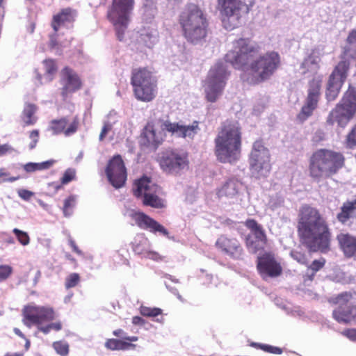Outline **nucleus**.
Wrapping results in <instances>:
<instances>
[{"label":"nucleus","mask_w":356,"mask_h":356,"mask_svg":"<svg viewBox=\"0 0 356 356\" xmlns=\"http://www.w3.org/2000/svg\"><path fill=\"white\" fill-rule=\"evenodd\" d=\"M260 47L250 38H241L233 42V49L225 60L235 69L242 70L246 81L252 85L269 79L281 65V57L275 51L259 54Z\"/></svg>","instance_id":"obj_1"},{"label":"nucleus","mask_w":356,"mask_h":356,"mask_svg":"<svg viewBox=\"0 0 356 356\" xmlns=\"http://www.w3.org/2000/svg\"><path fill=\"white\" fill-rule=\"evenodd\" d=\"M296 228L300 244L309 252L327 253L331 250L332 229L316 208L308 204L301 207Z\"/></svg>","instance_id":"obj_2"},{"label":"nucleus","mask_w":356,"mask_h":356,"mask_svg":"<svg viewBox=\"0 0 356 356\" xmlns=\"http://www.w3.org/2000/svg\"><path fill=\"white\" fill-rule=\"evenodd\" d=\"M199 129L197 121H194L191 125H183L179 122H172L168 119L150 120L142 130L140 144L141 147L155 151L165 140L167 133L184 138H193Z\"/></svg>","instance_id":"obj_3"},{"label":"nucleus","mask_w":356,"mask_h":356,"mask_svg":"<svg viewBox=\"0 0 356 356\" xmlns=\"http://www.w3.org/2000/svg\"><path fill=\"white\" fill-rule=\"evenodd\" d=\"M214 153L222 163H234L241 154L242 132L239 122L227 120L221 124L214 139Z\"/></svg>","instance_id":"obj_4"},{"label":"nucleus","mask_w":356,"mask_h":356,"mask_svg":"<svg viewBox=\"0 0 356 356\" xmlns=\"http://www.w3.org/2000/svg\"><path fill=\"white\" fill-rule=\"evenodd\" d=\"M344 164L345 157L342 153L327 148L318 149L309 159V175L316 181L322 177L331 178Z\"/></svg>","instance_id":"obj_5"},{"label":"nucleus","mask_w":356,"mask_h":356,"mask_svg":"<svg viewBox=\"0 0 356 356\" xmlns=\"http://www.w3.org/2000/svg\"><path fill=\"white\" fill-rule=\"evenodd\" d=\"M183 36L191 43H197L207 35L209 22L204 11L195 4H188L179 16Z\"/></svg>","instance_id":"obj_6"},{"label":"nucleus","mask_w":356,"mask_h":356,"mask_svg":"<svg viewBox=\"0 0 356 356\" xmlns=\"http://www.w3.org/2000/svg\"><path fill=\"white\" fill-rule=\"evenodd\" d=\"M131 85L135 98L143 102H152L157 93V79L147 67L131 70Z\"/></svg>","instance_id":"obj_7"},{"label":"nucleus","mask_w":356,"mask_h":356,"mask_svg":"<svg viewBox=\"0 0 356 356\" xmlns=\"http://www.w3.org/2000/svg\"><path fill=\"white\" fill-rule=\"evenodd\" d=\"M216 9L222 26L229 31L239 26L243 16L250 11L249 6L242 0H217Z\"/></svg>","instance_id":"obj_8"},{"label":"nucleus","mask_w":356,"mask_h":356,"mask_svg":"<svg viewBox=\"0 0 356 356\" xmlns=\"http://www.w3.org/2000/svg\"><path fill=\"white\" fill-rule=\"evenodd\" d=\"M161 191V187L146 175L135 180L132 188L133 195L138 199L141 198L144 206L155 209L165 207V200L159 197Z\"/></svg>","instance_id":"obj_9"},{"label":"nucleus","mask_w":356,"mask_h":356,"mask_svg":"<svg viewBox=\"0 0 356 356\" xmlns=\"http://www.w3.org/2000/svg\"><path fill=\"white\" fill-rule=\"evenodd\" d=\"M356 113V90L349 87L340 102L329 113L327 123L333 125L335 122L345 127Z\"/></svg>","instance_id":"obj_10"},{"label":"nucleus","mask_w":356,"mask_h":356,"mask_svg":"<svg viewBox=\"0 0 356 356\" xmlns=\"http://www.w3.org/2000/svg\"><path fill=\"white\" fill-rule=\"evenodd\" d=\"M229 75L222 63H217L209 71L204 87L205 97L209 102L217 101L222 95Z\"/></svg>","instance_id":"obj_11"},{"label":"nucleus","mask_w":356,"mask_h":356,"mask_svg":"<svg viewBox=\"0 0 356 356\" xmlns=\"http://www.w3.org/2000/svg\"><path fill=\"white\" fill-rule=\"evenodd\" d=\"M250 168L258 177H266L271 170L270 154L261 139L252 145L249 156Z\"/></svg>","instance_id":"obj_12"},{"label":"nucleus","mask_w":356,"mask_h":356,"mask_svg":"<svg viewBox=\"0 0 356 356\" xmlns=\"http://www.w3.org/2000/svg\"><path fill=\"white\" fill-rule=\"evenodd\" d=\"M349 68V60L341 58V60L335 66L330 75L327 81L325 91V97L327 101H334L338 97L341 88L347 78Z\"/></svg>","instance_id":"obj_13"},{"label":"nucleus","mask_w":356,"mask_h":356,"mask_svg":"<svg viewBox=\"0 0 356 356\" xmlns=\"http://www.w3.org/2000/svg\"><path fill=\"white\" fill-rule=\"evenodd\" d=\"M134 4L135 0H113L107 10V19L113 26L128 25Z\"/></svg>","instance_id":"obj_14"},{"label":"nucleus","mask_w":356,"mask_h":356,"mask_svg":"<svg viewBox=\"0 0 356 356\" xmlns=\"http://www.w3.org/2000/svg\"><path fill=\"white\" fill-rule=\"evenodd\" d=\"M244 225L250 231L244 239L247 249L253 254L264 250L268 238L263 227L252 218L247 219Z\"/></svg>","instance_id":"obj_15"},{"label":"nucleus","mask_w":356,"mask_h":356,"mask_svg":"<svg viewBox=\"0 0 356 356\" xmlns=\"http://www.w3.org/2000/svg\"><path fill=\"white\" fill-rule=\"evenodd\" d=\"M188 154L178 149L163 152L159 159L161 168L168 173H179L188 167Z\"/></svg>","instance_id":"obj_16"},{"label":"nucleus","mask_w":356,"mask_h":356,"mask_svg":"<svg viewBox=\"0 0 356 356\" xmlns=\"http://www.w3.org/2000/svg\"><path fill=\"white\" fill-rule=\"evenodd\" d=\"M60 82L62 86L60 95L63 101H66L83 87V81L79 75L68 66L62 69Z\"/></svg>","instance_id":"obj_17"},{"label":"nucleus","mask_w":356,"mask_h":356,"mask_svg":"<svg viewBox=\"0 0 356 356\" xmlns=\"http://www.w3.org/2000/svg\"><path fill=\"white\" fill-rule=\"evenodd\" d=\"M215 247L223 255L234 260H240L244 255V249L236 237L221 234L215 243Z\"/></svg>","instance_id":"obj_18"},{"label":"nucleus","mask_w":356,"mask_h":356,"mask_svg":"<svg viewBox=\"0 0 356 356\" xmlns=\"http://www.w3.org/2000/svg\"><path fill=\"white\" fill-rule=\"evenodd\" d=\"M111 184L116 188L122 187L127 180V169L120 154L113 156L107 164L105 170Z\"/></svg>","instance_id":"obj_19"},{"label":"nucleus","mask_w":356,"mask_h":356,"mask_svg":"<svg viewBox=\"0 0 356 356\" xmlns=\"http://www.w3.org/2000/svg\"><path fill=\"white\" fill-rule=\"evenodd\" d=\"M352 298V294L348 292L341 293L335 298L334 302L338 304V307L333 310L332 316L337 322L353 323L355 305L349 304Z\"/></svg>","instance_id":"obj_20"},{"label":"nucleus","mask_w":356,"mask_h":356,"mask_svg":"<svg viewBox=\"0 0 356 356\" xmlns=\"http://www.w3.org/2000/svg\"><path fill=\"white\" fill-rule=\"evenodd\" d=\"M321 81L313 79L309 83L308 94L305 104L298 115V118L303 122L310 117L317 108L321 95Z\"/></svg>","instance_id":"obj_21"},{"label":"nucleus","mask_w":356,"mask_h":356,"mask_svg":"<svg viewBox=\"0 0 356 356\" xmlns=\"http://www.w3.org/2000/svg\"><path fill=\"white\" fill-rule=\"evenodd\" d=\"M24 323L27 327L40 325L54 318L53 309L45 307L28 305L23 310Z\"/></svg>","instance_id":"obj_22"},{"label":"nucleus","mask_w":356,"mask_h":356,"mask_svg":"<svg viewBox=\"0 0 356 356\" xmlns=\"http://www.w3.org/2000/svg\"><path fill=\"white\" fill-rule=\"evenodd\" d=\"M130 217L139 228L148 230L153 234L159 233L162 236L169 238L168 229L144 212L133 211L130 214Z\"/></svg>","instance_id":"obj_23"},{"label":"nucleus","mask_w":356,"mask_h":356,"mask_svg":"<svg viewBox=\"0 0 356 356\" xmlns=\"http://www.w3.org/2000/svg\"><path fill=\"white\" fill-rule=\"evenodd\" d=\"M257 270L260 275L266 277H276L282 273V268L274 255L270 252H265L257 259Z\"/></svg>","instance_id":"obj_24"},{"label":"nucleus","mask_w":356,"mask_h":356,"mask_svg":"<svg viewBox=\"0 0 356 356\" xmlns=\"http://www.w3.org/2000/svg\"><path fill=\"white\" fill-rule=\"evenodd\" d=\"M68 124L67 118L65 117L60 119L52 120L49 123V129L53 134L58 135L63 134L65 136H70L76 132L79 126V120L77 117L74 118L72 122Z\"/></svg>","instance_id":"obj_25"},{"label":"nucleus","mask_w":356,"mask_h":356,"mask_svg":"<svg viewBox=\"0 0 356 356\" xmlns=\"http://www.w3.org/2000/svg\"><path fill=\"white\" fill-rule=\"evenodd\" d=\"M76 16V10L70 7L62 8L58 13L53 15L51 26L55 33H58L60 26L68 24H72L75 22Z\"/></svg>","instance_id":"obj_26"},{"label":"nucleus","mask_w":356,"mask_h":356,"mask_svg":"<svg viewBox=\"0 0 356 356\" xmlns=\"http://www.w3.org/2000/svg\"><path fill=\"white\" fill-rule=\"evenodd\" d=\"M337 240L344 257L356 260V236L349 233H340Z\"/></svg>","instance_id":"obj_27"},{"label":"nucleus","mask_w":356,"mask_h":356,"mask_svg":"<svg viewBox=\"0 0 356 356\" xmlns=\"http://www.w3.org/2000/svg\"><path fill=\"white\" fill-rule=\"evenodd\" d=\"M242 186V182L235 177L229 178L222 186L218 189V197L234 198L238 194Z\"/></svg>","instance_id":"obj_28"},{"label":"nucleus","mask_w":356,"mask_h":356,"mask_svg":"<svg viewBox=\"0 0 356 356\" xmlns=\"http://www.w3.org/2000/svg\"><path fill=\"white\" fill-rule=\"evenodd\" d=\"M356 216V198L352 201H346L341 207L337 215V219L342 224L346 223L350 218Z\"/></svg>","instance_id":"obj_29"},{"label":"nucleus","mask_w":356,"mask_h":356,"mask_svg":"<svg viewBox=\"0 0 356 356\" xmlns=\"http://www.w3.org/2000/svg\"><path fill=\"white\" fill-rule=\"evenodd\" d=\"M326 259L321 257L318 259H314L310 264L307 266V272L305 275V281H313L317 272L321 270L325 267Z\"/></svg>","instance_id":"obj_30"},{"label":"nucleus","mask_w":356,"mask_h":356,"mask_svg":"<svg viewBox=\"0 0 356 356\" xmlns=\"http://www.w3.org/2000/svg\"><path fill=\"white\" fill-rule=\"evenodd\" d=\"M105 347L111 350H127L135 349L136 345L118 339H108L105 342Z\"/></svg>","instance_id":"obj_31"},{"label":"nucleus","mask_w":356,"mask_h":356,"mask_svg":"<svg viewBox=\"0 0 356 356\" xmlns=\"http://www.w3.org/2000/svg\"><path fill=\"white\" fill-rule=\"evenodd\" d=\"M37 110V106L31 103L25 104L24 108L22 112V118L25 125H33L36 122V118L34 117Z\"/></svg>","instance_id":"obj_32"},{"label":"nucleus","mask_w":356,"mask_h":356,"mask_svg":"<svg viewBox=\"0 0 356 356\" xmlns=\"http://www.w3.org/2000/svg\"><path fill=\"white\" fill-rule=\"evenodd\" d=\"M56 161L54 159H50L41 163H28L24 165V169L26 172H33L35 171L43 170L50 168L54 163Z\"/></svg>","instance_id":"obj_33"},{"label":"nucleus","mask_w":356,"mask_h":356,"mask_svg":"<svg viewBox=\"0 0 356 356\" xmlns=\"http://www.w3.org/2000/svg\"><path fill=\"white\" fill-rule=\"evenodd\" d=\"M149 244L147 238H142L140 240L135 239L132 243L133 251L138 254H145L147 250L149 248Z\"/></svg>","instance_id":"obj_34"},{"label":"nucleus","mask_w":356,"mask_h":356,"mask_svg":"<svg viewBox=\"0 0 356 356\" xmlns=\"http://www.w3.org/2000/svg\"><path fill=\"white\" fill-rule=\"evenodd\" d=\"M76 197L74 195H70L64 201L63 211L65 216H70L72 213V209L75 206Z\"/></svg>","instance_id":"obj_35"},{"label":"nucleus","mask_w":356,"mask_h":356,"mask_svg":"<svg viewBox=\"0 0 356 356\" xmlns=\"http://www.w3.org/2000/svg\"><path fill=\"white\" fill-rule=\"evenodd\" d=\"M53 348L61 356H66L69 353V345L67 342L58 341L53 343Z\"/></svg>","instance_id":"obj_36"},{"label":"nucleus","mask_w":356,"mask_h":356,"mask_svg":"<svg viewBox=\"0 0 356 356\" xmlns=\"http://www.w3.org/2000/svg\"><path fill=\"white\" fill-rule=\"evenodd\" d=\"M13 232L15 234L17 241L22 245H27L30 243V237L29 234L24 231L17 228H14Z\"/></svg>","instance_id":"obj_37"},{"label":"nucleus","mask_w":356,"mask_h":356,"mask_svg":"<svg viewBox=\"0 0 356 356\" xmlns=\"http://www.w3.org/2000/svg\"><path fill=\"white\" fill-rule=\"evenodd\" d=\"M80 282V276L76 273L70 274L65 279V286L67 289L75 287Z\"/></svg>","instance_id":"obj_38"},{"label":"nucleus","mask_w":356,"mask_h":356,"mask_svg":"<svg viewBox=\"0 0 356 356\" xmlns=\"http://www.w3.org/2000/svg\"><path fill=\"white\" fill-rule=\"evenodd\" d=\"M140 312L142 316L148 317H155L162 313V310L159 308H151L148 307L142 306L140 308Z\"/></svg>","instance_id":"obj_39"},{"label":"nucleus","mask_w":356,"mask_h":356,"mask_svg":"<svg viewBox=\"0 0 356 356\" xmlns=\"http://www.w3.org/2000/svg\"><path fill=\"white\" fill-rule=\"evenodd\" d=\"M113 334L115 337H120L123 341L131 343L138 340V337L136 336H126V333L122 329H117L113 332Z\"/></svg>","instance_id":"obj_40"},{"label":"nucleus","mask_w":356,"mask_h":356,"mask_svg":"<svg viewBox=\"0 0 356 356\" xmlns=\"http://www.w3.org/2000/svg\"><path fill=\"white\" fill-rule=\"evenodd\" d=\"M76 171L72 168L67 169L60 179L62 184H67L75 179Z\"/></svg>","instance_id":"obj_41"},{"label":"nucleus","mask_w":356,"mask_h":356,"mask_svg":"<svg viewBox=\"0 0 356 356\" xmlns=\"http://www.w3.org/2000/svg\"><path fill=\"white\" fill-rule=\"evenodd\" d=\"M45 72L48 74H54L57 71V66L53 59H46L43 61Z\"/></svg>","instance_id":"obj_42"},{"label":"nucleus","mask_w":356,"mask_h":356,"mask_svg":"<svg viewBox=\"0 0 356 356\" xmlns=\"http://www.w3.org/2000/svg\"><path fill=\"white\" fill-rule=\"evenodd\" d=\"M13 273V268L9 265H0V281L7 280Z\"/></svg>","instance_id":"obj_43"},{"label":"nucleus","mask_w":356,"mask_h":356,"mask_svg":"<svg viewBox=\"0 0 356 356\" xmlns=\"http://www.w3.org/2000/svg\"><path fill=\"white\" fill-rule=\"evenodd\" d=\"M261 350H264V352L275 355H280L283 352L282 348L268 344H262L261 346Z\"/></svg>","instance_id":"obj_44"},{"label":"nucleus","mask_w":356,"mask_h":356,"mask_svg":"<svg viewBox=\"0 0 356 356\" xmlns=\"http://www.w3.org/2000/svg\"><path fill=\"white\" fill-rule=\"evenodd\" d=\"M346 143L347 145L349 147L356 146V125L352 129L351 131L348 134Z\"/></svg>","instance_id":"obj_45"},{"label":"nucleus","mask_w":356,"mask_h":356,"mask_svg":"<svg viewBox=\"0 0 356 356\" xmlns=\"http://www.w3.org/2000/svg\"><path fill=\"white\" fill-rule=\"evenodd\" d=\"M292 257L302 265L307 266L308 264V259L305 253L296 252L295 253L292 254Z\"/></svg>","instance_id":"obj_46"},{"label":"nucleus","mask_w":356,"mask_h":356,"mask_svg":"<svg viewBox=\"0 0 356 356\" xmlns=\"http://www.w3.org/2000/svg\"><path fill=\"white\" fill-rule=\"evenodd\" d=\"M341 334L351 341H356V328H347Z\"/></svg>","instance_id":"obj_47"},{"label":"nucleus","mask_w":356,"mask_h":356,"mask_svg":"<svg viewBox=\"0 0 356 356\" xmlns=\"http://www.w3.org/2000/svg\"><path fill=\"white\" fill-rule=\"evenodd\" d=\"M144 257L156 261L163 259L157 252L149 250V248L147 250V252L145 253Z\"/></svg>","instance_id":"obj_48"},{"label":"nucleus","mask_w":356,"mask_h":356,"mask_svg":"<svg viewBox=\"0 0 356 356\" xmlns=\"http://www.w3.org/2000/svg\"><path fill=\"white\" fill-rule=\"evenodd\" d=\"M30 138L32 140V142L29 145L30 149H33L37 143L38 142L39 139V131L38 130H33L31 131L29 134Z\"/></svg>","instance_id":"obj_49"},{"label":"nucleus","mask_w":356,"mask_h":356,"mask_svg":"<svg viewBox=\"0 0 356 356\" xmlns=\"http://www.w3.org/2000/svg\"><path fill=\"white\" fill-rule=\"evenodd\" d=\"M111 124H110L109 122L104 123L102 129L101 133L99 134V140L102 141L105 138L108 133L111 131Z\"/></svg>","instance_id":"obj_50"},{"label":"nucleus","mask_w":356,"mask_h":356,"mask_svg":"<svg viewBox=\"0 0 356 356\" xmlns=\"http://www.w3.org/2000/svg\"><path fill=\"white\" fill-rule=\"evenodd\" d=\"M17 193L19 196L24 200H29L34 195L33 192L26 189H19Z\"/></svg>","instance_id":"obj_51"},{"label":"nucleus","mask_w":356,"mask_h":356,"mask_svg":"<svg viewBox=\"0 0 356 356\" xmlns=\"http://www.w3.org/2000/svg\"><path fill=\"white\" fill-rule=\"evenodd\" d=\"M127 26L128 25L123 26V25H120V24L118 26H113L115 27V29L116 31L118 39L120 41H122L123 40L124 33L125 29L127 28Z\"/></svg>","instance_id":"obj_52"},{"label":"nucleus","mask_w":356,"mask_h":356,"mask_svg":"<svg viewBox=\"0 0 356 356\" xmlns=\"http://www.w3.org/2000/svg\"><path fill=\"white\" fill-rule=\"evenodd\" d=\"M57 35H58L57 33L54 32V34H53V35H51L50 36V40H49V46L51 49H56V48H58L60 47H62V44H60L57 41Z\"/></svg>","instance_id":"obj_53"},{"label":"nucleus","mask_w":356,"mask_h":356,"mask_svg":"<svg viewBox=\"0 0 356 356\" xmlns=\"http://www.w3.org/2000/svg\"><path fill=\"white\" fill-rule=\"evenodd\" d=\"M346 41L348 44H354L356 43V29H353L350 31Z\"/></svg>","instance_id":"obj_54"},{"label":"nucleus","mask_w":356,"mask_h":356,"mask_svg":"<svg viewBox=\"0 0 356 356\" xmlns=\"http://www.w3.org/2000/svg\"><path fill=\"white\" fill-rule=\"evenodd\" d=\"M70 245L72 248L73 251L76 254L81 255L83 253L81 250L79 248L75 241L73 239H70L69 241Z\"/></svg>","instance_id":"obj_55"},{"label":"nucleus","mask_w":356,"mask_h":356,"mask_svg":"<svg viewBox=\"0 0 356 356\" xmlns=\"http://www.w3.org/2000/svg\"><path fill=\"white\" fill-rule=\"evenodd\" d=\"M132 323L134 325H143L145 324V321L140 316H134L132 318Z\"/></svg>","instance_id":"obj_56"},{"label":"nucleus","mask_w":356,"mask_h":356,"mask_svg":"<svg viewBox=\"0 0 356 356\" xmlns=\"http://www.w3.org/2000/svg\"><path fill=\"white\" fill-rule=\"evenodd\" d=\"M10 149V147L8 145H0V156L6 154Z\"/></svg>","instance_id":"obj_57"},{"label":"nucleus","mask_w":356,"mask_h":356,"mask_svg":"<svg viewBox=\"0 0 356 356\" xmlns=\"http://www.w3.org/2000/svg\"><path fill=\"white\" fill-rule=\"evenodd\" d=\"M51 330L59 331L62 329V324L60 322L50 323Z\"/></svg>","instance_id":"obj_58"},{"label":"nucleus","mask_w":356,"mask_h":356,"mask_svg":"<svg viewBox=\"0 0 356 356\" xmlns=\"http://www.w3.org/2000/svg\"><path fill=\"white\" fill-rule=\"evenodd\" d=\"M39 330L42 332L44 334H47L50 332L51 330V327H50V324L47 325V326H41V327H39Z\"/></svg>","instance_id":"obj_59"},{"label":"nucleus","mask_w":356,"mask_h":356,"mask_svg":"<svg viewBox=\"0 0 356 356\" xmlns=\"http://www.w3.org/2000/svg\"><path fill=\"white\" fill-rule=\"evenodd\" d=\"M13 331L19 337H21L22 339H25V337H26L25 335L20 331L19 329L15 327V328H14Z\"/></svg>","instance_id":"obj_60"},{"label":"nucleus","mask_w":356,"mask_h":356,"mask_svg":"<svg viewBox=\"0 0 356 356\" xmlns=\"http://www.w3.org/2000/svg\"><path fill=\"white\" fill-rule=\"evenodd\" d=\"M4 356H24V353H7Z\"/></svg>","instance_id":"obj_61"},{"label":"nucleus","mask_w":356,"mask_h":356,"mask_svg":"<svg viewBox=\"0 0 356 356\" xmlns=\"http://www.w3.org/2000/svg\"><path fill=\"white\" fill-rule=\"evenodd\" d=\"M261 345H262V343H258L256 342H252L250 343V346L254 347L255 348H259V349H261Z\"/></svg>","instance_id":"obj_62"},{"label":"nucleus","mask_w":356,"mask_h":356,"mask_svg":"<svg viewBox=\"0 0 356 356\" xmlns=\"http://www.w3.org/2000/svg\"><path fill=\"white\" fill-rule=\"evenodd\" d=\"M24 339L26 341L25 350L27 351L29 349L30 346H31V342H30L29 339H26V337H25Z\"/></svg>","instance_id":"obj_63"},{"label":"nucleus","mask_w":356,"mask_h":356,"mask_svg":"<svg viewBox=\"0 0 356 356\" xmlns=\"http://www.w3.org/2000/svg\"><path fill=\"white\" fill-rule=\"evenodd\" d=\"M353 312H354V316H353V323L356 324V305H355V310Z\"/></svg>","instance_id":"obj_64"}]
</instances>
